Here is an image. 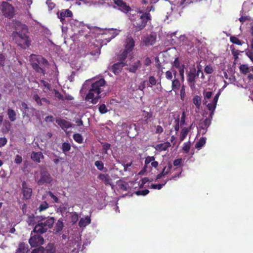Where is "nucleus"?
<instances>
[{"label": "nucleus", "mask_w": 253, "mask_h": 253, "mask_svg": "<svg viewBox=\"0 0 253 253\" xmlns=\"http://www.w3.org/2000/svg\"><path fill=\"white\" fill-rule=\"evenodd\" d=\"M117 184L118 185L121 190L125 191L127 190V188L128 187V184L127 183L124 182L121 180H119L117 181Z\"/></svg>", "instance_id": "bb28decb"}, {"label": "nucleus", "mask_w": 253, "mask_h": 253, "mask_svg": "<svg viewBox=\"0 0 253 253\" xmlns=\"http://www.w3.org/2000/svg\"><path fill=\"white\" fill-rule=\"evenodd\" d=\"M105 84V81L103 79H101L92 84L91 88L85 96V100L89 101L91 99V103L96 104L101 98L100 93L102 91L101 87L104 86Z\"/></svg>", "instance_id": "7ed1b4c3"}, {"label": "nucleus", "mask_w": 253, "mask_h": 253, "mask_svg": "<svg viewBox=\"0 0 253 253\" xmlns=\"http://www.w3.org/2000/svg\"><path fill=\"white\" fill-rule=\"evenodd\" d=\"M7 115L8 118L11 122H13L16 120V113L12 109H8L7 111Z\"/></svg>", "instance_id": "f704fd0d"}, {"label": "nucleus", "mask_w": 253, "mask_h": 253, "mask_svg": "<svg viewBox=\"0 0 253 253\" xmlns=\"http://www.w3.org/2000/svg\"><path fill=\"white\" fill-rule=\"evenodd\" d=\"M193 102L196 107L199 109L201 105V98L198 95H195L193 98Z\"/></svg>", "instance_id": "c9c22d12"}, {"label": "nucleus", "mask_w": 253, "mask_h": 253, "mask_svg": "<svg viewBox=\"0 0 253 253\" xmlns=\"http://www.w3.org/2000/svg\"><path fill=\"white\" fill-rule=\"evenodd\" d=\"M157 34L155 32H152L149 35L144 36L142 39V42L146 46L153 45L156 41Z\"/></svg>", "instance_id": "9b49d317"}, {"label": "nucleus", "mask_w": 253, "mask_h": 253, "mask_svg": "<svg viewBox=\"0 0 253 253\" xmlns=\"http://www.w3.org/2000/svg\"><path fill=\"white\" fill-rule=\"evenodd\" d=\"M230 41L233 43L237 45H242L243 43H244V42H242L235 36H231L230 38Z\"/></svg>", "instance_id": "4c0bfd02"}, {"label": "nucleus", "mask_w": 253, "mask_h": 253, "mask_svg": "<svg viewBox=\"0 0 253 253\" xmlns=\"http://www.w3.org/2000/svg\"><path fill=\"white\" fill-rule=\"evenodd\" d=\"M197 77H198V74H196V69L194 67L190 68L189 71L187 73V83L192 89L195 88L196 79Z\"/></svg>", "instance_id": "0eeeda50"}, {"label": "nucleus", "mask_w": 253, "mask_h": 253, "mask_svg": "<svg viewBox=\"0 0 253 253\" xmlns=\"http://www.w3.org/2000/svg\"><path fill=\"white\" fill-rule=\"evenodd\" d=\"M206 142V138L205 137L201 138L195 144V148L200 150Z\"/></svg>", "instance_id": "7c9ffc66"}, {"label": "nucleus", "mask_w": 253, "mask_h": 253, "mask_svg": "<svg viewBox=\"0 0 253 253\" xmlns=\"http://www.w3.org/2000/svg\"><path fill=\"white\" fill-rule=\"evenodd\" d=\"M155 133L156 134H161L164 131L163 128L160 125L155 126Z\"/></svg>", "instance_id": "e2e57ef3"}, {"label": "nucleus", "mask_w": 253, "mask_h": 253, "mask_svg": "<svg viewBox=\"0 0 253 253\" xmlns=\"http://www.w3.org/2000/svg\"><path fill=\"white\" fill-rule=\"evenodd\" d=\"M155 160V158L154 156H147L146 157L144 162V166L141 172H144L147 171L148 165Z\"/></svg>", "instance_id": "b1692460"}, {"label": "nucleus", "mask_w": 253, "mask_h": 253, "mask_svg": "<svg viewBox=\"0 0 253 253\" xmlns=\"http://www.w3.org/2000/svg\"><path fill=\"white\" fill-rule=\"evenodd\" d=\"M190 148V143L189 142L184 143L182 150L185 153H188Z\"/></svg>", "instance_id": "3c124183"}, {"label": "nucleus", "mask_w": 253, "mask_h": 253, "mask_svg": "<svg viewBox=\"0 0 253 253\" xmlns=\"http://www.w3.org/2000/svg\"><path fill=\"white\" fill-rule=\"evenodd\" d=\"M137 13L141 15H137L131 20L135 32L143 30L146 26L147 23L150 22L151 20V16L149 12H144L142 10H139Z\"/></svg>", "instance_id": "20e7f679"}, {"label": "nucleus", "mask_w": 253, "mask_h": 253, "mask_svg": "<svg viewBox=\"0 0 253 253\" xmlns=\"http://www.w3.org/2000/svg\"><path fill=\"white\" fill-rule=\"evenodd\" d=\"M73 137L74 140L79 144L82 143L83 142V137L80 133H75Z\"/></svg>", "instance_id": "e433bc0d"}, {"label": "nucleus", "mask_w": 253, "mask_h": 253, "mask_svg": "<svg viewBox=\"0 0 253 253\" xmlns=\"http://www.w3.org/2000/svg\"><path fill=\"white\" fill-rule=\"evenodd\" d=\"M21 109L23 111V119L26 121H29L30 120V115L28 112L29 108L28 107L27 104L25 102H22L21 104Z\"/></svg>", "instance_id": "f3484780"}, {"label": "nucleus", "mask_w": 253, "mask_h": 253, "mask_svg": "<svg viewBox=\"0 0 253 253\" xmlns=\"http://www.w3.org/2000/svg\"><path fill=\"white\" fill-rule=\"evenodd\" d=\"M239 20L243 24L246 20H251V18L249 16H242Z\"/></svg>", "instance_id": "052dcab7"}, {"label": "nucleus", "mask_w": 253, "mask_h": 253, "mask_svg": "<svg viewBox=\"0 0 253 253\" xmlns=\"http://www.w3.org/2000/svg\"><path fill=\"white\" fill-rule=\"evenodd\" d=\"M126 42L125 50H126L130 53L134 48V41L132 38H129L127 39Z\"/></svg>", "instance_id": "412c9836"}, {"label": "nucleus", "mask_w": 253, "mask_h": 253, "mask_svg": "<svg viewBox=\"0 0 253 253\" xmlns=\"http://www.w3.org/2000/svg\"><path fill=\"white\" fill-rule=\"evenodd\" d=\"M99 111L101 114H105L108 112V110L104 104L100 105L98 108Z\"/></svg>", "instance_id": "8fccbe9b"}, {"label": "nucleus", "mask_w": 253, "mask_h": 253, "mask_svg": "<svg viewBox=\"0 0 253 253\" xmlns=\"http://www.w3.org/2000/svg\"><path fill=\"white\" fill-rule=\"evenodd\" d=\"M15 31L13 32V35L18 39L16 43L22 48H26L30 45L29 37L27 36V26L22 24L19 21H15L13 23Z\"/></svg>", "instance_id": "f257e3e1"}, {"label": "nucleus", "mask_w": 253, "mask_h": 253, "mask_svg": "<svg viewBox=\"0 0 253 253\" xmlns=\"http://www.w3.org/2000/svg\"><path fill=\"white\" fill-rule=\"evenodd\" d=\"M22 161V157L18 155H17L15 157V159L14 160V162L16 163V164H20Z\"/></svg>", "instance_id": "338daca9"}, {"label": "nucleus", "mask_w": 253, "mask_h": 253, "mask_svg": "<svg viewBox=\"0 0 253 253\" xmlns=\"http://www.w3.org/2000/svg\"><path fill=\"white\" fill-rule=\"evenodd\" d=\"M33 99L37 102V104L40 106L50 103L49 100L45 98H41L38 94H35L33 96Z\"/></svg>", "instance_id": "aec40b11"}, {"label": "nucleus", "mask_w": 253, "mask_h": 253, "mask_svg": "<svg viewBox=\"0 0 253 253\" xmlns=\"http://www.w3.org/2000/svg\"><path fill=\"white\" fill-rule=\"evenodd\" d=\"M180 98L182 100H184L185 97V86L183 84L182 85L180 90Z\"/></svg>", "instance_id": "09e8293b"}, {"label": "nucleus", "mask_w": 253, "mask_h": 253, "mask_svg": "<svg viewBox=\"0 0 253 253\" xmlns=\"http://www.w3.org/2000/svg\"><path fill=\"white\" fill-rule=\"evenodd\" d=\"M192 125L190 126L189 128H183L182 129L180 135V140L181 141L184 140L186 138L187 135L188 134L190 129H191Z\"/></svg>", "instance_id": "c85d7f7f"}, {"label": "nucleus", "mask_w": 253, "mask_h": 253, "mask_svg": "<svg viewBox=\"0 0 253 253\" xmlns=\"http://www.w3.org/2000/svg\"><path fill=\"white\" fill-rule=\"evenodd\" d=\"M91 222L90 216H86L84 218H82L79 222V226L80 227H85L87 225L89 224Z\"/></svg>", "instance_id": "393cba45"}, {"label": "nucleus", "mask_w": 253, "mask_h": 253, "mask_svg": "<svg viewBox=\"0 0 253 253\" xmlns=\"http://www.w3.org/2000/svg\"><path fill=\"white\" fill-rule=\"evenodd\" d=\"M181 84L178 79L175 78L172 81L171 88L175 92L180 88Z\"/></svg>", "instance_id": "a878e982"}, {"label": "nucleus", "mask_w": 253, "mask_h": 253, "mask_svg": "<svg viewBox=\"0 0 253 253\" xmlns=\"http://www.w3.org/2000/svg\"><path fill=\"white\" fill-rule=\"evenodd\" d=\"M128 53L129 52H127L126 50H124L123 53L120 55L119 58V61L120 62H125L126 58H127Z\"/></svg>", "instance_id": "a19ab883"}, {"label": "nucleus", "mask_w": 253, "mask_h": 253, "mask_svg": "<svg viewBox=\"0 0 253 253\" xmlns=\"http://www.w3.org/2000/svg\"><path fill=\"white\" fill-rule=\"evenodd\" d=\"M126 62H118L115 63L111 68V71L115 74H119L124 67L127 65Z\"/></svg>", "instance_id": "4468645a"}, {"label": "nucleus", "mask_w": 253, "mask_h": 253, "mask_svg": "<svg viewBox=\"0 0 253 253\" xmlns=\"http://www.w3.org/2000/svg\"><path fill=\"white\" fill-rule=\"evenodd\" d=\"M2 13L6 17L9 18L13 17L14 11V8L11 4L6 1H3L1 4Z\"/></svg>", "instance_id": "6e6552de"}, {"label": "nucleus", "mask_w": 253, "mask_h": 253, "mask_svg": "<svg viewBox=\"0 0 253 253\" xmlns=\"http://www.w3.org/2000/svg\"><path fill=\"white\" fill-rule=\"evenodd\" d=\"M149 193V191L148 189H145L142 190H139L135 192V194L138 195L145 196Z\"/></svg>", "instance_id": "603ef678"}, {"label": "nucleus", "mask_w": 253, "mask_h": 253, "mask_svg": "<svg viewBox=\"0 0 253 253\" xmlns=\"http://www.w3.org/2000/svg\"><path fill=\"white\" fill-rule=\"evenodd\" d=\"M152 113L151 112H146L145 111H143V116L144 117V121L147 123L148 122V120L150 119L151 118H152Z\"/></svg>", "instance_id": "37998d69"}, {"label": "nucleus", "mask_w": 253, "mask_h": 253, "mask_svg": "<svg viewBox=\"0 0 253 253\" xmlns=\"http://www.w3.org/2000/svg\"><path fill=\"white\" fill-rule=\"evenodd\" d=\"M46 3L48 6V10L49 11H51L55 7V4L51 0L46 1Z\"/></svg>", "instance_id": "4d7b16f0"}, {"label": "nucleus", "mask_w": 253, "mask_h": 253, "mask_svg": "<svg viewBox=\"0 0 253 253\" xmlns=\"http://www.w3.org/2000/svg\"><path fill=\"white\" fill-rule=\"evenodd\" d=\"M172 166L170 162H169L167 164V166H166L163 169L162 172H161L164 176L167 175L168 173H169L171 169H172Z\"/></svg>", "instance_id": "2f4dec72"}, {"label": "nucleus", "mask_w": 253, "mask_h": 253, "mask_svg": "<svg viewBox=\"0 0 253 253\" xmlns=\"http://www.w3.org/2000/svg\"><path fill=\"white\" fill-rule=\"evenodd\" d=\"M48 195L54 200V202L58 203L59 201L58 198L55 196L51 192H48Z\"/></svg>", "instance_id": "0e129e2a"}, {"label": "nucleus", "mask_w": 253, "mask_h": 253, "mask_svg": "<svg viewBox=\"0 0 253 253\" xmlns=\"http://www.w3.org/2000/svg\"><path fill=\"white\" fill-rule=\"evenodd\" d=\"M57 15L61 22L63 24H66V18H72L73 14L72 11L69 9H62L57 12Z\"/></svg>", "instance_id": "9d476101"}, {"label": "nucleus", "mask_w": 253, "mask_h": 253, "mask_svg": "<svg viewBox=\"0 0 253 253\" xmlns=\"http://www.w3.org/2000/svg\"><path fill=\"white\" fill-rule=\"evenodd\" d=\"M113 1L119 7V10L121 11L127 13L131 10L130 7L123 0H114Z\"/></svg>", "instance_id": "f8f14e48"}, {"label": "nucleus", "mask_w": 253, "mask_h": 253, "mask_svg": "<svg viewBox=\"0 0 253 253\" xmlns=\"http://www.w3.org/2000/svg\"><path fill=\"white\" fill-rule=\"evenodd\" d=\"M167 182V181H166L164 184H152L151 185L150 187L152 189L160 190L166 184Z\"/></svg>", "instance_id": "49530a36"}, {"label": "nucleus", "mask_w": 253, "mask_h": 253, "mask_svg": "<svg viewBox=\"0 0 253 253\" xmlns=\"http://www.w3.org/2000/svg\"><path fill=\"white\" fill-rule=\"evenodd\" d=\"M5 59V56L2 53L0 54V67H3L4 65Z\"/></svg>", "instance_id": "680f3d73"}, {"label": "nucleus", "mask_w": 253, "mask_h": 253, "mask_svg": "<svg viewBox=\"0 0 253 253\" xmlns=\"http://www.w3.org/2000/svg\"><path fill=\"white\" fill-rule=\"evenodd\" d=\"M182 66H183V68H185V66L184 64H181L180 62L178 57H176L174 59L173 62L172 63V67H174L177 69H181Z\"/></svg>", "instance_id": "c756f323"}, {"label": "nucleus", "mask_w": 253, "mask_h": 253, "mask_svg": "<svg viewBox=\"0 0 253 253\" xmlns=\"http://www.w3.org/2000/svg\"><path fill=\"white\" fill-rule=\"evenodd\" d=\"M211 124V120L209 118H206L200 121L199 127H198V132L202 135L205 134L207 131L208 128Z\"/></svg>", "instance_id": "1a4fd4ad"}, {"label": "nucleus", "mask_w": 253, "mask_h": 253, "mask_svg": "<svg viewBox=\"0 0 253 253\" xmlns=\"http://www.w3.org/2000/svg\"><path fill=\"white\" fill-rule=\"evenodd\" d=\"M36 220L38 223L35 226L33 232L38 234V237H42L40 235L52 227L55 220L53 217L39 216L36 217Z\"/></svg>", "instance_id": "f03ea898"}, {"label": "nucleus", "mask_w": 253, "mask_h": 253, "mask_svg": "<svg viewBox=\"0 0 253 253\" xmlns=\"http://www.w3.org/2000/svg\"><path fill=\"white\" fill-rule=\"evenodd\" d=\"M185 68H183V66L182 67L181 69H178L179 75L181 78V81L183 82L184 80V69Z\"/></svg>", "instance_id": "bf43d9fd"}, {"label": "nucleus", "mask_w": 253, "mask_h": 253, "mask_svg": "<svg viewBox=\"0 0 253 253\" xmlns=\"http://www.w3.org/2000/svg\"><path fill=\"white\" fill-rule=\"evenodd\" d=\"M231 50L232 55L234 56V58L235 60H237L238 59V56L240 54V53H242L244 51H240L239 50L235 49L234 47H232V46H231Z\"/></svg>", "instance_id": "72a5a7b5"}, {"label": "nucleus", "mask_w": 253, "mask_h": 253, "mask_svg": "<svg viewBox=\"0 0 253 253\" xmlns=\"http://www.w3.org/2000/svg\"><path fill=\"white\" fill-rule=\"evenodd\" d=\"M56 123L59 125L62 129L65 130L72 127V124L66 121L64 119L61 118H57L56 119Z\"/></svg>", "instance_id": "dca6fc26"}, {"label": "nucleus", "mask_w": 253, "mask_h": 253, "mask_svg": "<svg viewBox=\"0 0 253 253\" xmlns=\"http://www.w3.org/2000/svg\"><path fill=\"white\" fill-rule=\"evenodd\" d=\"M141 63L140 61L137 60L132 65H130L129 67L127 68L126 70L129 71L130 72L135 73L137 70L141 67Z\"/></svg>", "instance_id": "4be33fe9"}, {"label": "nucleus", "mask_w": 253, "mask_h": 253, "mask_svg": "<svg viewBox=\"0 0 253 253\" xmlns=\"http://www.w3.org/2000/svg\"><path fill=\"white\" fill-rule=\"evenodd\" d=\"M71 149V145L69 143L64 142L62 145V150L63 153L68 152Z\"/></svg>", "instance_id": "79ce46f5"}, {"label": "nucleus", "mask_w": 253, "mask_h": 253, "mask_svg": "<svg viewBox=\"0 0 253 253\" xmlns=\"http://www.w3.org/2000/svg\"><path fill=\"white\" fill-rule=\"evenodd\" d=\"M29 251V250L27 244L25 243H20L19 244V246H18L15 253H28Z\"/></svg>", "instance_id": "5701e85b"}, {"label": "nucleus", "mask_w": 253, "mask_h": 253, "mask_svg": "<svg viewBox=\"0 0 253 253\" xmlns=\"http://www.w3.org/2000/svg\"><path fill=\"white\" fill-rule=\"evenodd\" d=\"M79 219L78 214L76 212L73 213L71 217V222L75 223Z\"/></svg>", "instance_id": "864d4df0"}, {"label": "nucleus", "mask_w": 253, "mask_h": 253, "mask_svg": "<svg viewBox=\"0 0 253 253\" xmlns=\"http://www.w3.org/2000/svg\"><path fill=\"white\" fill-rule=\"evenodd\" d=\"M217 104L216 103H214L213 101H212L211 103H209L207 105L208 109L211 111H214Z\"/></svg>", "instance_id": "de8ad7c7"}, {"label": "nucleus", "mask_w": 253, "mask_h": 253, "mask_svg": "<svg viewBox=\"0 0 253 253\" xmlns=\"http://www.w3.org/2000/svg\"><path fill=\"white\" fill-rule=\"evenodd\" d=\"M204 71L207 74H210L213 72V70L211 66L207 65L205 67Z\"/></svg>", "instance_id": "13d9d810"}, {"label": "nucleus", "mask_w": 253, "mask_h": 253, "mask_svg": "<svg viewBox=\"0 0 253 253\" xmlns=\"http://www.w3.org/2000/svg\"><path fill=\"white\" fill-rule=\"evenodd\" d=\"M44 253H55V248L54 245L52 243H49L44 249Z\"/></svg>", "instance_id": "473e14b6"}, {"label": "nucleus", "mask_w": 253, "mask_h": 253, "mask_svg": "<svg viewBox=\"0 0 253 253\" xmlns=\"http://www.w3.org/2000/svg\"><path fill=\"white\" fill-rule=\"evenodd\" d=\"M171 146V144L169 142H166L163 143L158 144L153 147L157 151H166L168 148Z\"/></svg>", "instance_id": "a211bd4d"}, {"label": "nucleus", "mask_w": 253, "mask_h": 253, "mask_svg": "<svg viewBox=\"0 0 253 253\" xmlns=\"http://www.w3.org/2000/svg\"><path fill=\"white\" fill-rule=\"evenodd\" d=\"M23 196L26 199H29L32 196V189L28 188L27 189L23 190Z\"/></svg>", "instance_id": "ea45409f"}, {"label": "nucleus", "mask_w": 253, "mask_h": 253, "mask_svg": "<svg viewBox=\"0 0 253 253\" xmlns=\"http://www.w3.org/2000/svg\"><path fill=\"white\" fill-rule=\"evenodd\" d=\"M152 63L151 60L149 57H147L145 58L144 61V64L146 66H150Z\"/></svg>", "instance_id": "774afa93"}, {"label": "nucleus", "mask_w": 253, "mask_h": 253, "mask_svg": "<svg viewBox=\"0 0 253 253\" xmlns=\"http://www.w3.org/2000/svg\"><path fill=\"white\" fill-rule=\"evenodd\" d=\"M97 178L103 182L105 185H109L112 187L114 186L112 179L108 174L99 173L97 176Z\"/></svg>", "instance_id": "ddd939ff"}, {"label": "nucleus", "mask_w": 253, "mask_h": 253, "mask_svg": "<svg viewBox=\"0 0 253 253\" xmlns=\"http://www.w3.org/2000/svg\"><path fill=\"white\" fill-rule=\"evenodd\" d=\"M95 166L97 167V169L99 170H103L104 169V164L101 161H97L94 163Z\"/></svg>", "instance_id": "a18cd8bd"}, {"label": "nucleus", "mask_w": 253, "mask_h": 253, "mask_svg": "<svg viewBox=\"0 0 253 253\" xmlns=\"http://www.w3.org/2000/svg\"><path fill=\"white\" fill-rule=\"evenodd\" d=\"M173 171L175 172V173L173 174L170 178L166 180L167 182L169 180H176L178 178H179L181 176L182 171V169L181 168H175L173 169Z\"/></svg>", "instance_id": "6ab92c4d"}, {"label": "nucleus", "mask_w": 253, "mask_h": 253, "mask_svg": "<svg viewBox=\"0 0 253 253\" xmlns=\"http://www.w3.org/2000/svg\"><path fill=\"white\" fill-rule=\"evenodd\" d=\"M44 249L43 247L40 246L33 250L32 253H43Z\"/></svg>", "instance_id": "5fc2aeb1"}, {"label": "nucleus", "mask_w": 253, "mask_h": 253, "mask_svg": "<svg viewBox=\"0 0 253 253\" xmlns=\"http://www.w3.org/2000/svg\"><path fill=\"white\" fill-rule=\"evenodd\" d=\"M146 81L142 82L138 86V89L143 91L146 87Z\"/></svg>", "instance_id": "69168bd1"}, {"label": "nucleus", "mask_w": 253, "mask_h": 253, "mask_svg": "<svg viewBox=\"0 0 253 253\" xmlns=\"http://www.w3.org/2000/svg\"><path fill=\"white\" fill-rule=\"evenodd\" d=\"M63 219L60 218L58 219L53 229V233L55 235H60L64 227Z\"/></svg>", "instance_id": "2eb2a0df"}, {"label": "nucleus", "mask_w": 253, "mask_h": 253, "mask_svg": "<svg viewBox=\"0 0 253 253\" xmlns=\"http://www.w3.org/2000/svg\"><path fill=\"white\" fill-rule=\"evenodd\" d=\"M240 71L242 74H247L249 72V68L246 64H242L239 67Z\"/></svg>", "instance_id": "58836bf2"}, {"label": "nucleus", "mask_w": 253, "mask_h": 253, "mask_svg": "<svg viewBox=\"0 0 253 253\" xmlns=\"http://www.w3.org/2000/svg\"><path fill=\"white\" fill-rule=\"evenodd\" d=\"M35 179L39 185L49 184L52 181V176L45 169H41L39 172H35Z\"/></svg>", "instance_id": "423d86ee"}, {"label": "nucleus", "mask_w": 253, "mask_h": 253, "mask_svg": "<svg viewBox=\"0 0 253 253\" xmlns=\"http://www.w3.org/2000/svg\"><path fill=\"white\" fill-rule=\"evenodd\" d=\"M48 207H49L48 204L46 202H44L43 203H42V204H41L40 205V206L38 208V210H39V211L41 212V211L45 210L46 209L48 208Z\"/></svg>", "instance_id": "c03bdc74"}, {"label": "nucleus", "mask_w": 253, "mask_h": 253, "mask_svg": "<svg viewBox=\"0 0 253 253\" xmlns=\"http://www.w3.org/2000/svg\"><path fill=\"white\" fill-rule=\"evenodd\" d=\"M48 62L44 58L41 56H36L33 54V69L36 72L44 75V67L48 66Z\"/></svg>", "instance_id": "39448f33"}, {"label": "nucleus", "mask_w": 253, "mask_h": 253, "mask_svg": "<svg viewBox=\"0 0 253 253\" xmlns=\"http://www.w3.org/2000/svg\"><path fill=\"white\" fill-rule=\"evenodd\" d=\"M41 159H43V156L41 152L36 153L33 152V161L40 163Z\"/></svg>", "instance_id": "cd10ccee"}, {"label": "nucleus", "mask_w": 253, "mask_h": 253, "mask_svg": "<svg viewBox=\"0 0 253 253\" xmlns=\"http://www.w3.org/2000/svg\"><path fill=\"white\" fill-rule=\"evenodd\" d=\"M149 83L151 85H155L157 84V80L154 76L149 77Z\"/></svg>", "instance_id": "6e6d98bb"}]
</instances>
